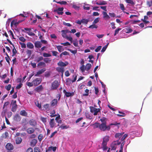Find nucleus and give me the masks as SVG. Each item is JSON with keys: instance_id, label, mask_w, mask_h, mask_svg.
I'll return each mask as SVG.
<instances>
[{"instance_id": "f257e3e1", "label": "nucleus", "mask_w": 152, "mask_h": 152, "mask_svg": "<svg viewBox=\"0 0 152 152\" xmlns=\"http://www.w3.org/2000/svg\"><path fill=\"white\" fill-rule=\"evenodd\" d=\"M120 123H118L117 122H115L114 123H111L109 124L108 126H107L106 124H101L100 125V129L102 131H104L106 130H109L110 129V126L112 125H115L116 126L118 125H120Z\"/></svg>"}, {"instance_id": "f03ea898", "label": "nucleus", "mask_w": 152, "mask_h": 152, "mask_svg": "<svg viewBox=\"0 0 152 152\" xmlns=\"http://www.w3.org/2000/svg\"><path fill=\"white\" fill-rule=\"evenodd\" d=\"M89 108L90 112L94 113V115H97L98 113L100 112V109L99 108H96L93 106H90Z\"/></svg>"}, {"instance_id": "7ed1b4c3", "label": "nucleus", "mask_w": 152, "mask_h": 152, "mask_svg": "<svg viewBox=\"0 0 152 152\" xmlns=\"http://www.w3.org/2000/svg\"><path fill=\"white\" fill-rule=\"evenodd\" d=\"M60 85V82L58 81L55 80L51 84V88L52 90L56 89Z\"/></svg>"}, {"instance_id": "20e7f679", "label": "nucleus", "mask_w": 152, "mask_h": 152, "mask_svg": "<svg viewBox=\"0 0 152 152\" xmlns=\"http://www.w3.org/2000/svg\"><path fill=\"white\" fill-rule=\"evenodd\" d=\"M16 103L17 101L16 100H12L11 103V105H12V107L11 110L13 112H15L16 111L18 108V106Z\"/></svg>"}, {"instance_id": "39448f33", "label": "nucleus", "mask_w": 152, "mask_h": 152, "mask_svg": "<svg viewBox=\"0 0 152 152\" xmlns=\"http://www.w3.org/2000/svg\"><path fill=\"white\" fill-rule=\"evenodd\" d=\"M42 82V80L41 78H37L33 81L34 86H36L39 85Z\"/></svg>"}, {"instance_id": "423d86ee", "label": "nucleus", "mask_w": 152, "mask_h": 152, "mask_svg": "<svg viewBox=\"0 0 152 152\" xmlns=\"http://www.w3.org/2000/svg\"><path fill=\"white\" fill-rule=\"evenodd\" d=\"M68 64V62L65 61V62H64L61 61H59L57 64L58 66L63 67L66 66Z\"/></svg>"}, {"instance_id": "0eeeda50", "label": "nucleus", "mask_w": 152, "mask_h": 152, "mask_svg": "<svg viewBox=\"0 0 152 152\" xmlns=\"http://www.w3.org/2000/svg\"><path fill=\"white\" fill-rule=\"evenodd\" d=\"M10 104V102H5L4 104L3 105V111L2 113L5 114L7 111V108H5V107L8 105Z\"/></svg>"}, {"instance_id": "6e6552de", "label": "nucleus", "mask_w": 152, "mask_h": 152, "mask_svg": "<svg viewBox=\"0 0 152 152\" xmlns=\"http://www.w3.org/2000/svg\"><path fill=\"white\" fill-rule=\"evenodd\" d=\"M13 119L14 121L17 122L20 121L21 120V117L18 114H16L14 116Z\"/></svg>"}, {"instance_id": "1a4fd4ad", "label": "nucleus", "mask_w": 152, "mask_h": 152, "mask_svg": "<svg viewBox=\"0 0 152 152\" xmlns=\"http://www.w3.org/2000/svg\"><path fill=\"white\" fill-rule=\"evenodd\" d=\"M6 148L8 150H12L13 149V146L10 143H8L6 146Z\"/></svg>"}, {"instance_id": "9d476101", "label": "nucleus", "mask_w": 152, "mask_h": 152, "mask_svg": "<svg viewBox=\"0 0 152 152\" xmlns=\"http://www.w3.org/2000/svg\"><path fill=\"white\" fill-rule=\"evenodd\" d=\"M46 71L45 68H43L41 70H39L35 75V76H38L44 72Z\"/></svg>"}, {"instance_id": "9b49d317", "label": "nucleus", "mask_w": 152, "mask_h": 152, "mask_svg": "<svg viewBox=\"0 0 152 152\" xmlns=\"http://www.w3.org/2000/svg\"><path fill=\"white\" fill-rule=\"evenodd\" d=\"M63 92L65 94V95L67 97H69L70 96H73L74 94L73 93H70L67 92L65 90H64Z\"/></svg>"}, {"instance_id": "f8f14e48", "label": "nucleus", "mask_w": 152, "mask_h": 152, "mask_svg": "<svg viewBox=\"0 0 152 152\" xmlns=\"http://www.w3.org/2000/svg\"><path fill=\"white\" fill-rule=\"evenodd\" d=\"M43 89V87L42 85H39L35 89V90L37 92H39L42 91Z\"/></svg>"}, {"instance_id": "ddd939ff", "label": "nucleus", "mask_w": 152, "mask_h": 152, "mask_svg": "<svg viewBox=\"0 0 152 152\" xmlns=\"http://www.w3.org/2000/svg\"><path fill=\"white\" fill-rule=\"evenodd\" d=\"M58 103L57 99H55L52 100L50 103V105L51 107H53L56 105Z\"/></svg>"}, {"instance_id": "4468645a", "label": "nucleus", "mask_w": 152, "mask_h": 152, "mask_svg": "<svg viewBox=\"0 0 152 152\" xmlns=\"http://www.w3.org/2000/svg\"><path fill=\"white\" fill-rule=\"evenodd\" d=\"M34 45L36 48H39L41 47L42 44L40 42L37 41L35 42Z\"/></svg>"}, {"instance_id": "2eb2a0df", "label": "nucleus", "mask_w": 152, "mask_h": 152, "mask_svg": "<svg viewBox=\"0 0 152 152\" xmlns=\"http://www.w3.org/2000/svg\"><path fill=\"white\" fill-rule=\"evenodd\" d=\"M26 131L29 134H31L34 132L35 130L33 128L30 127L28 128Z\"/></svg>"}, {"instance_id": "dca6fc26", "label": "nucleus", "mask_w": 152, "mask_h": 152, "mask_svg": "<svg viewBox=\"0 0 152 152\" xmlns=\"http://www.w3.org/2000/svg\"><path fill=\"white\" fill-rule=\"evenodd\" d=\"M107 142L103 141L102 144V148L103 151L107 150Z\"/></svg>"}, {"instance_id": "f3484780", "label": "nucleus", "mask_w": 152, "mask_h": 152, "mask_svg": "<svg viewBox=\"0 0 152 152\" xmlns=\"http://www.w3.org/2000/svg\"><path fill=\"white\" fill-rule=\"evenodd\" d=\"M29 124L32 126H35L37 124L36 121L33 119L30 120L29 121Z\"/></svg>"}, {"instance_id": "a211bd4d", "label": "nucleus", "mask_w": 152, "mask_h": 152, "mask_svg": "<svg viewBox=\"0 0 152 152\" xmlns=\"http://www.w3.org/2000/svg\"><path fill=\"white\" fill-rule=\"evenodd\" d=\"M55 124L54 119H51L49 122V124L50 127L52 128H53L55 126Z\"/></svg>"}, {"instance_id": "6ab92c4d", "label": "nucleus", "mask_w": 152, "mask_h": 152, "mask_svg": "<svg viewBox=\"0 0 152 152\" xmlns=\"http://www.w3.org/2000/svg\"><path fill=\"white\" fill-rule=\"evenodd\" d=\"M56 70L58 72L61 73H64L65 70L64 68L61 67H57Z\"/></svg>"}, {"instance_id": "aec40b11", "label": "nucleus", "mask_w": 152, "mask_h": 152, "mask_svg": "<svg viewBox=\"0 0 152 152\" xmlns=\"http://www.w3.org/2000/svg\"><path fill=\"white\" fill-rule=\"evenodd\" d=\"M20 114L23 116L26 117L27 116V113L24 110H21L20 112Z\"/></svg>"}, {"instance_id": "412c9836", "label": "nucleus", "mask_w": 152, "mask_h": 152, "mask_svg": "<svg viewBox=\"0 0 152 152\" xmlns=\"http://www.w3.org/2000/svg\"><path fill=\"white\" fill-rule=\"evenodd\" d=\"M43 58L42 56H39L35 58L34 61L37 62H39L40 61L43 60Z\"/></svg>"}, {"instance_id": "4be33fe9", "label": "nucleus", "mask_w": 152, "mask_h": 152, "mask_svg": "<svg viewBox=\"0 0 152 152\" xmlns=\"http://www.w3.org/2000/svg\"><path fill=\"white\" fill-rule=\"evenodd\" d=\"M22 141V139L21 137H17L15 140L16 143L17 144H19L21 143Z\"/></svg>"}, {"instance_id": "5701e85b", "label": "nucleus", "mask_w": 152, "mask_h": 152, "mask_svg": "<svg viewBox=\"0 0 152 152\" xmlns=\"http://www.w3.org/2000/svg\"><path fill=\"white\" fill-rule=\"evenodd\" d=\"M96 4L98 5H103L107 4V2L104 1H98L96 2Z\"/></svg>"}, {"instance_id": "b1692460", "label": "nucleus", "mask_w": 152, "mask_h": 152, "mask_svg": "<svg viewBox=\"0 0 152 152\" xmlns=\"http://www.w3.org/2000/svg\"><path fill=\"white\" fill-rule=\"evenodd\" d=\"M27 46L28 48L30 49H32L34 47L33 45L30 42H28L27 43Z\"/></svg>"}, {"instance_id": "393cba45", "label": "nucleus", "mask_w": 152, "mask_h": 152, "mask_svg": "<svg viewBox=\"0 0 152 152\" xmlns=\"http://www.w3.org/2000/svg\"><path fill=\"white\" fill-rule=\"evenodd\" d=\"M124 133H117L115 134V137L116 138L120 139L122 137Z\"/></svg>"}, {"instance_id": "a878e982", "label": "nucleus", "mask_w": 152, "mask_h": 152, "mask_svg": "<svg viewBox=\"0 0 152 152\" xmlns=\"http://www.w3.org/2000/svg\"><path fill=\"white\" fill-rule=\"evenodd\" d=\"M125 1L127 3L130 4L131 6H133L135 4V3L132 0H125Z\"/></svg>"}, {"instance_id": "bb28decb", "label": "nucleus", "mask_w": 152, "mask_h": 152, "mask_svg": "<svg viewBox=\"0 0 152 152\" xmlns=\"http://www.w3.org/2000/svg\"><path fill=\"white\" fill-rule=\"evenodd\" d=\"M61 128V129L63 130L69 128V126L67 125H64L63 124L61 125L59 127Z\"/></svg>"}, {"instance_id": "cd10ccee", "label": "nucleus", "mask_w": 152, "mask_h": 152, "mask_svg": "<svg viewBox=\"0 0 152 152\" xmlns=\"http://www.w3.org/2000/svg\"><path fill=\"white\" fill-rule=\"evenodd\" d=\"M115 142H115V141L113 143V144L111 145V148L110 150V151H111L113 150H115L116 147H115V146L114 145H116L117 144H116L115 143Z\"/></svg>"}, {"instance_id": "c85d7f7f", "label": "nucleus", "mask_w": 152, "mask_h": 152, "mask_svg": "<svg viewBox=\"0 0 152 152\" xmlns=\"http://www.w3.org/2000/svg\"><path fill=\"white\" fill-rule=\"evenodd\" d=\"M124 30L125 31L126 33H131L132 31V29L129 27H127V28H126L125 29H124Z\"/></svg>"}, {"instance_id": "c756f323", "label": "nucleus", "mask_w": 152, "mask_h": 152, "mask_svg": "<svg viewBox=\"0 0 152 152\" xmlns=\"http://www.w3.org/2000/svg\"><path fill=\"white\" fill-rule=\"evenodd\" d=\"M91 65L90 64H87L85 66L86 70L87 71H88L91 69Z\"/></svg>"}, {"instance_id": "7c9ffc66", "label": "nucleus", "mask_w": 152, "mask_h": 152, "mask_svg": "<svg viewBox=\"0 0 152 152\" xmlns=\"http://www.w3.org/2000/svg\"><path fill=\"white\" fill-rule=\"evenodd\" d=\"M37 141L36 139H33L31 142V145L32 146H34L37 143Z\"/></svg>"}, {"instance_id": "2f4dec72", "label": "nucleus", "mask_w": 152, "mask_h": 152, "mask_svg": "<svg viewBox=\"0 0 152 152\" xmlns=\"http://www.w3.org/2000/svg\"><path fill=\"white\" fill-rule=\"evenodd\" d=\"M37 66H43L44 67L46 66V64L44 62L41 61L39 62L37 64Z\"/></svg>"}, {"instance_id": "473e14b6", "label": "nucleus", "mask_w": 152, "mask_h": 152, "mask_svg": "<svg viewBox=\"0 0 152 152\" xmlns=\"http://www.w3.org/2000/svg\"><path fill=\"white\" fill-rule=\"evenodd\" d=\"M54 1L55 2L59 4H64L65 5L66 4H67V3L66 1H57L55 0H54Z\"/></svg>"}, {"instance_id": "72a5a7b5", "label": "nucleus", "mask_w": 152, "mask_h": 152, "mask_svg": "<svg viewBox=\"0 0 152 152\" xmlns=\"http://www.w3.org/2000/svg\"><path fill=\"white\" fill-rule=\"evenodd\" d=\"M102 14L103 15V17L104 18H107L108 19L110 18V16L107 15V13L106 12H103Z\"/></svg>"}, {"instance_id": "f704fd0d", "label": "nucleus", "mask_w": 152, "mask_h": 152, "mask_svg": "<svg viewBox=\"0 0 152 152\" xmlns=\"http://www.w3.org/2000/svg\"><path fill=\"white\" fill-rule=\"evenodd\" d=\"M56 47L58 51L60 52H61L62 51L64 50V49H63L62 46H57Z\"/></svg>"}, {"instance_id": "c9c22d12", "label": "nucleus", "mask_w": 152, "mask_h": 152, "mask_svg": "<svg viewBox=\"0 0 152 152\" xmlns=\"http://www.w3.org/2000/svg\"><path fill=\"white\" fill-rule=\"evenodd\" d=\"M80 71L82 72H84L86 70L85 66L84 65H82L80 68Z\"/></svg>"}, {"instance_id": "e433bc0d", "label": "nucleus", "mask_w": 152, "mask_h": 152, "mask_svg": "<svg viewBox=\"0 0 152 152\" xmlns=\"http://www.w3.org/2000/svg\"><path fill=\"white\" fill-rule=\"evenodd\" d=\"M86 116L87 118L91 120L92 118V117L90 115L89 113H86Z\"/></svg>"}, {"instance_id": "4c0bfd02", "label": "nucleus", "mask_w": 152, "mask_h": 152, "mask_svg": "<svg viewBox=\"0 0 152 152\" xmlns=\"http://www.w3.org/2000/svg\"><path fill=\"white\" fill-rule=\"evenodd\" d=\"M51 60L50 58H45L44 59V61L45 63H49L51 61Z\"/></svg>"}, {"instance_id": "58836bf2", "label": "nucleus", "mask_w": 152, "mask_h": 152, "mask_svg": "<svg viewBox=\"0 0 152 152\" xmlns=\"http://www.w3.org/2000/svg\"><path fill=\"white\" fill-rule=\"evenodd\" d=\"M109 140V137L108 136H105L103 139V141L107 142Z\"/></svg>"}, {"instance_id": "ea45409f", "label": "nucleus", "mask_w": 152, "mask_h": 152, "mask_svg": "<svg viewBox=\"0 0 152 152\" xmlns=\"http://www.w3.org/2000/svg\"><path fill=\"white\" fill-rule=\"evenodd\" d=\"M97 26L95 24H94L90 26H89L88 27L89 28H91L92 29H93L94 28H97Z\"/></svg>"}, {"instance_id": "a19ab883", "label": "nucleus", "mask_w": 152, "mask_h": 152, "mask_svg": "<svg viewBox=\"0 0 152 152\" xmlns=\"http://www.w3.org/2000/svg\"><path fill=\"white\" fill-rule=\"evenodd\" d=\"M49 106L50 104H45L43 106L44 108L46 110H48V109H49Z\"/></svg>"}, {"instance_id": "79ce46f5", "label": "nucleus", "mask_w": 152, "mask_h": 152, "mask_svg": "<svg viewBox=\"0 0 152 152\" xmlns=\"http://www.w3.org/2000/svg\"><path fill=\"white\" fill-rule=\"evenodd\" d=\"M61 32H62L61 35L62 37L64 38H66L67 36H68L66 35V32L65 31H62V30L61 31Z\"/></svg>"}, {"instance_id": "37998d69", "label": "nucleus", "mask_w": 152, "mask_h": 152, "mask_svg": "<svg viewBox=\"0 0 152 152\" xmlns=\"http://www.w3.org/2000/svg\"><path fill=\"white\" fill-rule=\"evenodd\" d=\"M106 118L105 117H103L100 119V121L102 123V124H106Z\"/></svg>"}, {"instance_id": "c03bdc74", "label": "nucleus", "mask_w": 152, "mask_h": 152, "mask_svg": "<svg viewBox=\"0 0 152 152\" xmlns=\"http://www.w3.org/2000/svg\"><path fill=\"white\" fill-rule=\"evenodd\" d=\"M43 55L44 57H49L51 56V55L50 54L45 53H44L43 54Z\"/></svg>"}, {"instance_id": "a18cd8bd", "label": "nucleus", "mask_w": 152, "mask_h": 152, "mask_svg": "<svg viewBox=\"0 0 152 152\" xmlns=\"http://www.w3.org/2000/svg\"><path fill=\"white\" fill-rule=\"evenodd\" d=\"M100 125L99 123H96L94 124H93L94 126V128H96L98 127L100 128Z\"/></svg>"}, {"instance_id": "49530a36", "label": "nucleus", "mask_w": 152, "mask_h": 152, "mask_svg": "<svg viewBox=\"0 0 152 152\" xmlns=\"http://www.w3.org/2000/svg\"><path fill=\"white\" fill-rule=\"evenodd\" d=\"M121 29V28H118L116 29L115 31L114 36H115L117 34H118L119 33V31Z\"/></svg>"}, {"instance_id": "de8ad7c7", "label": "nucleus", "mask_w": 152, "mask_h": 152, "mask_svg": "<svg viewBox=\"0 0 152 152\" xmlns=\"http://www.w3.org/2000/svg\"><path fill=\"white\" fill-rule=\"evenodd\" d=\"M6 54L7 57H5V59L7 61V62L9 64H10V61H9V59H10V57L9 56H8V54L7 53H6Z\"/></svg>"}, {"instance_id": "09e8293b", "label": "nucleus", "mask_w": 152, "mask_h": 152, "mask_svg": "<svg viewBox=\"0 0 152 152\" xmlns=\"http://www.w3.org/2000/svg\"><path fill=\"white\" fill-rule=\"evenodd\" d=\"M13 48L12 49V51L13 53V55L12 56H13L14 55H15L16 53L17 52V50H16L15 48L14 47V45Z\"/></svg>"}, {"instance_id": "8fccbe9b", "label": "nucleus", "mask_w": 152, "mask_h": 152, "mask_svg": "<svg viewBox=\"0 0 152 152\" xmlns=\"http://www.w3.org/2000/svg\"><path fill=\"white\" fill-rule=\"evenodd\" d=\"M26 54L29 57H30L31 54L32 52L31 50H28L26 51Z\"/></svg>"}, {"instance_id": "3c124183", "label": "nucleus", "mask_w": 152, "mask_h": 152, "mask_svg": "<svg viewBox=\"0 0 152 152\" xmlns=\"http://www.w3.org/2000/svg\"><path fill=\"white\" fill-rule=\"evenodd\" d=\"M88 22V20L86 19H82V23L87 24Z\"/></svg>"}, {"instance_id": "603ef678", "label": "nucleus", "mask_w": 152, "mask_h": 152, "mask_svg": "<svg viewBox=\"0 0 152 152\" xmlns=\"http://www.w3.org/2000/svg\"><path fill=\"white\" fill-rule=\"evenodd\" d=\"M11 88V85L10 84H9L7 86H5V89L7 91H9L10 90Z\"/></svg>"}, {"instance_id": "864d4df0", "label": "nucleus", "mask_w": 152, "mask_h": 152, "mask_svg": "<svg viewBox=\"0 0 152 152\" xmlns=\"http://www.w3.org/2000/svg\"><path fill=\"white\" fill-rule=\"evenodd\" d=\"M89 90L87 89H86L85 90V92L86 93V94H83V96H88V92Z\"/></svg>"}, {"instance_id": "5fc2aeb1", "label": "nucleus", "mask_w": 152, "mask_h": 152, "mask_svg": "<svg viewBox=\"0 0 152 152\" xmlns=\"http://www.w3.org/2000/svg\"><path fill=\"white\" fill-rule=\"evenodd\" d=\"M19 39L22 42H24L26 40V39L23 37H20L19 38Z\"/></svg>"}, {"instance_id": "6e6d98bb", "label": "nucleus", "mask_w": 152, "mask_h": 152, "mask_svg": "<svg viewBox=\"0 0 152 152\" xmlns=\"http://www.w3.org/2000/svg\"><path fill=\"white\" fill-rule=\"evenodd\" d=\"M35 104L36 105L39 107V109H41V103H39V102H35Z\"/></svg>"}, {"instance_id": "4d7b16f0", "label": "nucleus", "mask_w": 152, "mask_h": 152, "mask_svg": "<svg viewBox=\"0 0 152 152\" xmlns=\"http://www.w3.org/2000/svg\"><path fill=\"white\" fill-rule=\"evenodd\" d=\"M19 43H20V45H21V47L22 48H26V45L25 43H23L21 42H20Z\"/></svg>"}, {"instance_id": "13d9d810", "label": "nucleus", "mask_w": 152, "mask_h": 152, "mask_svg": "<svg viewBox=\"0 0 152 152\" xmlns=\"http://www.w3.org/2000/svg\"><path fill=\"white\" fill-rule=\"evenodd\" d=\"M127 136V134H124L121 139V141H123Z\"/></svg>"}, {"instance_id": "bf43d9fd", "label": "nucleus", "mask_w": 152, "mask_h": 152, "mask_svg": "<svg viewBox=\"0 0 152 152\" xmlns=\"http://www.w3.org/2000/svg\"><path fill=\"white\" fill-rule=\"evenodd\" d=\"M102 48V46H98L97 48L95 50V51L96 52H98Z\"/></svg>"}, {"instance_id": "052dcab7", "label": "nucleus", "mask_w": 152, "mask_h": 152, "mask_svg": "<svg viewBox=\"0 0 152 152\" xmlns=\"http://www.w3.org/2000/svg\"><path fill=\"white\" fill-rule=\"evenodd\" d=\"M120 114H117V115L119 117H124L126 115L125 113L122 112Z\"/></svg>"}, {"instance_id": "680f3d73", "label": "nucleus", "mask_w": 152, "mask_h": 152, "mask_svg": "<svg viewBox=\"0 0 152 152\" xmlns=\"http://www.w3.org/2000/svg\"><path fill=\"white\" fill-rule=\"evenodd\" d=\"M147 4L149 7H150L152 6V0L151 1H147Z\"/></svg>"}, {"instance_id": "e2e57ef3", "label": "nucleus", "mask_w": 152, "mask_h": 152, "mask_svg": "<svg viewBox=\"0 0 152 152\" xmlns=\"http://www.w3.org/2000/svg\"><path fill=\"white\" fill-rule=\"evenodd\" d=\"M34 152H40L39 148L37 147H35L34 149Z\"/></svg>"}, {"instance_id": "0e129e2a", "label": "nucleus", "mask_w": 152, "mask_h": 152, "mask_svg": "<svg viewBox=\"0 0 152 152\" xmlns=\"http://www.w3.org/2000/svg\"><path fill=\"white\" fill-rule=\"evenodd\" d=\"M43 135L42 134H40L38 137V139L40 141H41L42 139Z\"/></svg>"}, {"instance_id": "69168bd1", "label": "nucleus", "mask_w": 152, "mask_h": 152, "mask_svg": "<svg viewBox=\"0 0 152 152\" xmlns=\"http://www.w3.org/2000/svg\"><path fill=\"white\" fill-rule=\"evenodd\" d=\"M99 18H97L96 19H95L94 21V22H93V24H95V23H97L99 20Z\"/></svg>"}, {"instance_id": "338daca9", "label": "nucleus", "mask_w": 152, "mask_h": 152, "mask_svg": "<svg viewBox=\"0 0 152 152\" xmlns=\"http://www.w3.org/2000/svg\"><path fill=\"white\" fill-rule=\"evenodd\" d=\"M61 44L64 45L65 46H66L67 45L69 46L71 45L68 42H66L64 43H61Z\"/></svg>"}, {"instance_id": "774afa93", "label": "nucleus", "mask_w": 152, "mask_h": 152, "mask_svg": "<svg viewBox=\"0 0 152 152\" xmlns=\"http://www.w3.org/2000/svg\"><path fill=\"white\" fill-rule=\"evenodd\" d=\"M33 150L32 148L31 147L29 148L26 151V152H33Z\"/></svg>"}]
</instances>
